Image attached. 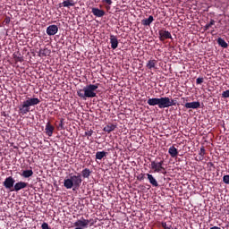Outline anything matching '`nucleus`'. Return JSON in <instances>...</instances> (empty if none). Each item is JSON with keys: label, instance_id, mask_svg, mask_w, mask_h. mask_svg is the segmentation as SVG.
Instances as JSON below:
<instances>
[{"label": "nucleus", "instance_id": "f257e3e1", "mask_svg": "<svg viewBox=\"0 0 229 229\" xmlns=\"http://www.w3.org/2000/svg\"><path fill=\"white\" fill-rule=\"evenodd\" d=\"M40 103V99L37 98H28L25 101H23L19 106V114L21 115H26L30 111L31 106H35Z\"/></svg>", "mask_w": 229, "mask_h": 229}, {"label": "nucleus", "instance_id": "f03ea898", "mask_svg": "<svg viewBox=\"0 0 229 229\" xmlns=\"http://www.w3.org/2000/svg\"><path fill=\"white\" fill-rule=\"evenodd\" d=\"M83 179H81V174H77V175H70V178L64 179V187L65 189H72L76 191V189H80L81 187V182Z\"/></svg>", "mask_w": 229, "mask_h": 229}, {"label": "nucleus", "instance_id": "7ed1b4c3", "mask_svg": "<svg viewBox=\"0 0 229 229\" xmlns=\"http://www.w3.org/2000/svg\"><path fill=\"white\" fill-rule=\"evenodd\" d=\"M99 84H89L77 91V96L81 99H87V98H96V90H98Z\"/></svg>", "mask_w": 229, "mask_h": 229}, {"label": "nucleus", "instance_id": "20e7f679", "mask_svg": "<svg viewBox=\"0 0 229 229\" xmlns=\"http://www.w3.org/2000/svg\"><path fill=\"white\" fill-rule=\"evenodd\" d=\"M150 169H152L153 173L167 174V171H165V167H164V160L157 161L156 159L154 161H150Z\"/></svg>", "mask_w": 229, "mask_h": 229}, {"label": "nucleus", "instance_id": "39448f33", "mask_svg": "<svg viewBox=\"0 0 229 229\" xmlns=\"http://www.w3.org/2000/svg\"><path fill=\"white\" fill-rule=\"evenodd\" d=\"M3 185L7 191L13 192V187H15V179L12 176H9L4 179Z\"/></svg>", "mask_w": 229, "mask_h": 229}, {"label": "nucleus", "instance_id": "423d86ee", "mask_svg": "<svg viewBox=\"0 0 229 229\" xmlns=\"http://www.w3.org/2000/svg\"><path fill=\"white\" fill-rule=\"evenodd\" d=\"M74 226L78 228H89V225H90V220L85 219V217H81V219L74 222Z\"/></svg>", "mask_w": 229, "mask_h": 229}, {"label": "nucleus", "instance_id": "0eeeda50", "mask_svg": "<svg viewBox=\"0 0 229 229\" xmlns=\"http://www.w3.org/2000/svg\"><path fill=\"white\" fill-rule=\"evenodd\" d=\"M158 35H159V40L161 42H164V40H167V38H170L171 40H173V36L171 35V32H169V30H160L158 31Z\"/></svg>", "mask_w": 229, "mask_h": 229}, {"label": "nucleus", "instance_id": "6e6552de", "mask_svg": "<svg viewBox=\"0 0 229 229\" xmlns=\"http://www.w3.org/2000/svg\"><path fill=\"white\" fill-rule=\"evenodd\" d=\"M170 98L168 97H162L159 98V108H169L170 106Z\"/></svg>", "mask_w": 229, "mask_h": 229}, {"label": "nucleus", "instance_id": "1a4fd4ad", "mask_svg": "<svg viewBox=\"0 0 229 229\" xmlns=\"http://www.w3.org/2000/svg\"><path fill=\"white\" fill-rule=\"evenodd\" d=\"M28 182L20 181L16 183H14V187L13 189V192H19V191H22V189L28 188Z\"/></svg>", "mask_w": 229, "mask_h": 229}, {"label": "nucleus", "instance_id": "9d476101", "mask_svg": "<svg viewBox=\"0 0 229 229\" xmlns=\"http://www.w3.org/2000/svg\"><path fill=\"white\" fill-rule=\"evenodd\" d=\"M55 131V126L51 124V122L47 123L45 127V133L47 137H53V133Z\"/></svg>", "mask_w": 229, "mask_h": 229}, {"label": "nucleus", "instance_id": "9b49d317", "mask_svg": "<svg viewBox=\"0 0 229 229\" xmlns=\"http://www.w3.org/2000/svg\"><path fill=\"white\" fill-rule=\"evenodd\" d=\"M57 33H58V26L49 25L47 28V34H48L49 37H53V35H56Z\"/></svg>", "mask_w": 229, "mask_h": 229}, {"label": "nucleus", "instance_id": "f8f14e48", "mask_svg": "<svg viewBox=\"0 0 229 229\" xmlns=\"http://www.w3.org/2000/svg\"><path fill=\"white\" fill-rule=\"evenodd\" d=\"M201 104L199 101L196 102H188L184 105V108H192L193 110H197V108H200Z\"/></svg>", "mask_w": 229, "mask_h": 229}, {"label": "nucleus", "instance_id": "ddd939ff", "mask_svg": "<svg viewBox=\"0 0 229 229\" xmlns=\"http://www.w3.org/2000/svg\"><path fill=\"white\" fill-rule=\"evenodd\" d=\"M109 39L112 49H117V47H119V40L117 39V37H115L114 35H110Z\"/></svg>", "mask_w": 229, "mask_h": 229}, {"label": "nucleus", "instance_id": "4468645a", "mask_svg": "<svg viewBox=\"0 0 229 229\" xmlns=\"http://www.w3.org/2000/svg\"><path fill=\"white\" fill-rule=\"evenodd\" d=\"M91 13H93V15H95V17H105V11L98 7H93L91 9Z\"/></svg>", "mask_w": 229, "mask_h": 229}, {"label": "nucleus", "instance_id": "2eb2a0df", "mask_svg": "<svg viewBox=\"0 0 229 229\" xmlns=\"http://www.w3.org/2000/svg\"><path fill=\"white\" fill-rule=\"evenodd\" d=\"M147 103L149 106H156L157 105L158 108H160V98H148Z\"/></svg>", "mask_w": 229, "mask_h": 229}, {"label": "nucleus", "instance_id": "dca6fc26", "mask_svg": "<svg viewBox=\"0 0 229 229\" xmlns=\"http://www.w3.org/2000/svg\"><path fill=\"white\" fill-rule=\"evenodd\" d=\"M146 176L149 182V183L153 186V187H158V182H157V179H155V177L153 176V174H146Z\"/></svg>", "mask_w": 229, "mask_h": 229}, {"label": "nucleus", "instance_id": "f3484780", "mask_svg": "<svg viewBox=\"0 0 229 229\" xmlns=\"http://www.w3.org/2000/svg\"><path fill=\"white\" fill-rule=\"evenodd\" d=\"M115 128H117V125L114 123H109L104 127L103 131H106V133H112V131L115 130Z\"/></svg>", "mask_w": 229, "mask_h": 229}, {"label": "nucleus", "instance_id": "a211bd4d", "mask_svg": "<svg viewBox=\"0 0 229 229\" xmlns=\"http://www.w3.org/2000/svg\"><path fill=\"white\" fill-rule=\"evenodd\" d=\"M168 153L172 158H176V157H178V149L174 146L169 148Z\"/></svg>", "mask_w": 229, "mask_h": 229}, {"label": "nucleus", "instance_id": "6ab92c4d", "mask_svg": "<svg viewBox=\"0 0 229 229\" xmlns=\"http://www.w3.org/2000/svg\"><path fill=\"white\" fill-rule=\"evenodd\" d=\"M106 155H108V152L106 151H98L96 153V160H103V158H106Z\"/></svg>", "mask_w": 229, "mask_h": 229}, {"label": "nucleus", "instance_id": "aec40b11", "mask_svg": "<svg viewBox=\"0 0 229 229\" xmlns=\"http://www.w3.org/2000/svg\"><path fill=\"white\" fill-rule=\"evenodd\" d=\"M153 21H155V18H153V16L150 15V16H148V19H143L141 21V24H142V26H150L151 22H153Z\"/></svg>", "mask_w": 229, "mask_h": 229}, {"label": "nucleus", "instance_id": "412c9836", "mask_svg": "<svg viewBox=\"0 0 229 229\" xmlns=\"http://www.w3.org/2000/svg\"><path fill=\"white\" fill-rule=\"evenodd\" d=\"M21 176L23 178H31L33 176V170L31 168L30 170H23Z\"/></svg>", "mask_w": 229, "mask_h": 229}, {"label": "nucleus", "instance_id": "4be33fe9", "mask_svg": "<svg viewBox=\"0 0 229 229\" xmlns=\"http://www.w3.org/2000/svg\"><path fill=\"white\" fill-rule=\"evenodd\" d=\"M75 4L76 3L74 2V0H66L62 3L64 8H69L71 6H74Z\"/></svg>", "mask_w": 229, "mask_h": 229}, {"label": "nucleus", "instance_id": "5701e85b", "mask_svg": "<svg viewBox=\"0 0 229 229\" xmlns=\"http://www.w3.org/2000/svg\"><path fill=\"white\" fill-rule=\"evenodd\" d=\"M157 65V60L153 59V60H149L147 63V69H149L151 71V69H155V66Z\"/></svg>", "mask_w": 229, "mask_h": 229}, {"label": "nucleus", "instance_id": "b1692460", "mask_svg": "<svg viewBox=\"0 0 229 229\" xmlns=\"http://www.w3.org/2000/svg\"><path fill=\"white\" fill-rule=\"evenodd\" d=\"M82 178H89L90 174H92V171L89 168H85L81 171Z\"/></svg>", "mask_w": 229, "mask_h": 229}, {"label": "nucleus", "instance_id": "393cba45", "mask_svg": "<svg viewBox=\"0 0 229 229\" xmlns=\"http://www.w3.org/2000/svg\"><path fill=\"white\" fill-rule=\"evenodd\" d=\"M217 44L221 47H224V49H226V47H228V43H226V41H225V39H223L222 38H217Z\"/></svg>", "mask_w": 229, "mask_h": 229}, {"label": "nucleus", "instance_id": "a878e982", "mask_svg": "<svg viewBox=\"0 0 229 229\" xmlns=\"http://www.w3.org/2000/svg\"><path fill=\"white\" fill-rule=\"evenodd\" d=\"M214 24H216V21L211 20L209 23L205 25L204 31H208V30H210V28H212V26H214Z\"/></svg>", "mask_w": 229, "mask_h": 229}, {"label": "nucleus", "instance_id": "bb28decb", "mask_svg": "<svg viewBox=\"0 0 229 229\" xmlns=\"http://www.w3.org/2000/svg\"><path fill=\"white\" fill-rule=\"evenodd\" d=\"M176 99L178 98H170V106H176V105H178V101Z\"/></svg>", "mask_w": 229, "mask_h": 229}, {"label": "nucleus", "instance_id": "cd10ccee", "mask_svg": "<svg viewBox=\"0 0 229 229\" xmlns=\"http://www.w3.org/2000/svg\"><path fill=\"white\" fill-rule=\"evenodd\" d=\"M57 130H65V127L64 126V119L60 120V123L57 126Z\"/></svg>", "mask_w": 229, "mask_h": 229}, {"label": "nucleus", "instance_id": "c85d7f7f", "mask_svg": "<svg viewBox=\"0 0 229 229\" xmlns=\"http://www.w3.org/2000/svg\"><path fill=\"white\" fill-rule=\"evenodd\" d=\"M161 225L165 229H171V228H173V225H167V223H165V222H162Z\"/></svg>", "mask_w": 229, "mask_h": 229}, {"label": "nucleus", "instance_id": "c756f323", "mask_svg": "<svg viewBox=\"0 0 229 229\" xmlns=\"http://www.w3.org/2000/svg\"><path fill=\"white\" fill-rule=\"evenodd\" d=\"M223 182L226 183V185H229V175H224Z\"/></svg>", "mask_w": 229, "mask_h": 229}, {"label": "nucleus", "instance_id": "7c9ffc66", "mask_svg": "<svg viewBox=\"0 0 229 229\" xmlns=\"http://www.w3.org/2000/svg\"><path fill=\"white\" fill-rule=\"evenodd\" d=\"M205 154H206L205 147L200 148V151H199V155L200 157H205Z\"/></svg>", "mask_w": 229, "mask_h": 229}, {"label": "nucleus", "instance_id": "2f4dec72", "mask_svg": "<svg viewBox=\"0 0 229 229\" xmlns=\"http://www.w3.org/2000/svg\"><path fill=\"white\" fill-rule=\"evenodd\" d=\"M41 228L42 229H51V227H49V224L44 222L42 225H41Z\"/></svg>", "mask_w": 229, "mask_h": 229}, {"label": "nucleus", "instance_id": "473e14b6", "mask_svg": "<svg viewBox=\"0 0 229 229\" xmlns=\"http://www.w3.org/2000/svg\"><path fill=\"white\" fill-rule=\"evenodd\" d=\"M14 60L15 62H24V58H22V56H14Z\"/></svg>", "mask_w": 229, "mask_h": 229}, {"label": "nucleus", "instance_id": "72a5a7b5", "mask_svg": "<svg viewBox=\"0 0 229 229\" xmlns=\"http://www.w3.org/2000/svg\"><path fill=\"white\" fill-rule=\"evenodd\" d=\"M222 98H229V89L223 91Z\"/></svg>", "mask_w": 229, "mask_h": 229}, {"label": "nucleus", "instance_id": "f704fd0d", "mask_svg": "<svg viewBox=\"0 0 229 229\" xmlns=\"http://www.w3.org/2000/svg\"><path fill=\"white\" fill-rule=\"evenodd\" d=\"M203 81H204V79H203V78H198V79L196 80L197 85H201V83H203Z\"/></svg>", "mask_w": 229, "mask_h": 229}, {"label": "nucleus", "instance_id": "c9c22d12", "mask_svg": "<svg viewBox=\"0 0 229 229\" xmlns=\"http://www.w3.org/2000/svg\"><path fill=\"white\" fill-rule=\"evenodd\" d=\"M144 176H146V174H140L139 176H138V180L140 182H142V180H144Z\"/></svg>", "mask_w": 229, "mask_h": 229}, {"label": "nucleus", "instance_id": "e433bc0d", "mask_svg": "<svg viewBox=\"0 0 229 229\" xmlns=\"http://www.w3.org/2000/svg\"><path fill=\"white\" fill-rule=\"evenodd\" d=\"M102 3H106L109 6L112 4V0H102Z\"/></svg>", "mask_w": 229, "mask_h": 229}, {"label": "nucleus", "instance_id": "4c0bfd02", "mask_svg": "<svg viewBox=\"0 0 229 229\" xmlns=\"http://www.w3.org/2000/svg\"><path fill=\"white\" fill-rule=\"evenodd\" d=\"M4 24H10V17H6V18L4 20Z\"/></svg>", "mask_w": 229, "mask_h": 229}, {"label": "nucleus", "instance_id": "58836bf2", "mask_svg": "<svg viewBox=\"0 0 229 229\" xmlns=\"http://www.w3.org/2000/svg\"><path fill=\"white\" fill-rule=\"evenodd\" d=\"M92 133H93L92 131H88L85 132V134H86L88 137H92Z\"/></svg>", "mask_w": 229, "mask_h": 229}, {"label": "nucleus", "instance_id": "ea45409f", "mask_svg": "<svg viewBox=\"0 0 229 229\" xmlns=\"http://www.w3.org/2000/svg\"><path fill=\"white\" fill-rule=\"evenodd\" d=\"M203 158H205V156H199V159H197V161L201 162V160H203Z\"/></svg>", "mask_w": 229, "mask_h": 229}, {"label": "nucleus", "instance_id": "a19ab883", "mask_svg": "<svg viewBox=\"0 0 229 229\" xmlns=\"http://www.w3.org/2000/svg\"><path fill=\"white\" fill-rule=\"evenodd\" d=\"M210 229H221V227H219V226H213V227H210Z\"/></svg>", "mask_w": 229, "mask_h": 229}, {"label": "nucleus", "instance_id": "79ce46f5", "mask_svg": "<svg viewBox=\"0 0 229 229\" xmlns=\"http://www.w3.org/2000/svg\"><path fill=\"white\" fill-rule=\"evenodd\" d=\"M40 55H41V56H46V53H44V52H41Z\"/></svg>", "mask_w": 229, "mask_h": 229}, {"label": "nucleus", "instance_id": "37998d69", "mask_svg": "<svg viewBox=\"0 0 229 229\" xmlns=\"http://www.w3.org/2000/svg\"><path fill=\"white\" fill-rule=\"evenodd\" d=\"M182 99L185 101V98H182Z\"/></svg>", "mask_w": 229, "mask_h": 229}, {"label": "nucleus", "instance_id": "c03bdc74", "mask_svg": "<svg viewBox=\"0 0 229 229\" xmlns=\"http://www.w3.org/2000/svg\"><path fill=\"white\" fill-rule=\"evenodd\" d=\"M211 33H214V30H213V31H211Z\"/></svg>", "mask_w": 229, "mask_h": 229}, {"label": "nucleus", "instance_id": "a18cd8bd", "mask_svg": "<svg viewBox=\"0 0 229 229\" xmlns=\"http://www.w3.org/2000/svg\"><path fill=\"white\" fill-rule=\"evenodd\" d=\"M0 74H1V70H0Z\"/></svg>", "mask_w": 229, "mask_h": 229}]
</instances>
